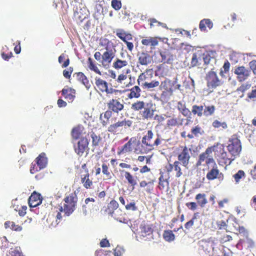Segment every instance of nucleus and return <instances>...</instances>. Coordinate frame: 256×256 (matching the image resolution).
<instances>
[{
	"mask_svg": "<svg viewBox=\"0 0 256 256\" xmlns=\"http://www.w3.org/2000/svg\"><path fill=\"white\" fill-rule=\"evenodd\" d=\"M198 213H194L192 218V219L186 222L184 224V228L186 230H190V228H192L193 226L194 228H198L200 225L202 224V222L200 220L199 221V222L198 219Z\"/></svg>",
	"mask_w": 256,
	"mask_h": 256,
	"instance_id": "obj_29",
	"label": "nucleus"
},
{
	"mask_svg": "<svg viewBox=\"0 0 256 256\" xmlns=\"http://www.w3.org/2000/svg\"><path fill=\"white\" fill-rule=\"evenodd\" d=\"M64 202L63 206H60V211L64 212L69 216L76 210L78 202V196L76 192H72L66 196L64 199Z\"/></svg>",
	"mask_w": 256,
	"mask_h": 256,
	"instance_id": "obj_3",
	"label": "nucleus"
},
{
	"mask_svg": "<svg viewBox=\"0 0 256 256\" xmlns=\"http://www.w3.org/2000/svg\"><path fill=\"white\" fill-rule=\"evenodd\" d=\"M145 102L144 101L136 100L131 106V109L134 111H139L144 108Z\"/></svg>",
	"mask_w": 256,
	"mask_h": 256,
	"instance_id": "obj_49",
	"label": "nucleus"
},
{
	"mask_svg": "<svg viewBox=\"0 0 256 256\" xmlns=\"http://www.w3.org/2000/svg\"><path fill=\"white\" fill-rule=\"evenodd\" d=\"M74 16L76 19L82 22L88 16V10L84 7L81 8L80 9L76 8L74 11Z\"/></svg>",
	"mask_w": 256,
	"mask_h": 256,
	"instance_id": "obj_24",
	"label": "nucleus"
},
{
	"mask_svg": "<svg viewBox=\"0 0 256 256\" xmlns=\"http://www.w3.org/2000/svg\"><path fill=\"white\" fill-rule=\"evenodd\" d=\"M4 224L6 228H10L11 230L16 232H20L22 230L21 226L16 224L14 222L6 221Z\"/></svg>",
	"mask_w": 256,
	"mask_h": 256,
	"instance_id": "obj_41",
	"label": "nucleus"
},
{
	"mask_svg": "<svg viewBox=\"0 0 256 256\" xmlns=\"http://www.w3.org/2000/svg\"><path fill=\"white\" fill-rule=\"evenodd\" d=\"M135 146L134 148V152L136 154L137 152H136V148H140V142L137 140L136 138L132 137L121 148H118V154L120 155L122 154H126V152H131L133 148H132Z\"/></svg>",
	"mask_w": 256,
	"mask_h": 256,
	"instance_id": "obj_10",
	"label": "nucleus"
},
{
	"mask_svg": "<svg viewBox=\"0 0 256 256\" xmlns=\"http://www.w3.org/2000/svg\"><path fill=\"white\" fill-rule=\"evenodd\" d=\"M161 141L160 136L158 135L155 137L154 132L152 130H148L144 135L141 142H140V148H136V152L137 154H148L160 144Z\"/></svg>",
	"mask_w": 256,
	"mask_h": 256,
	"instance_id": "obj_1",
	"label": "nucleus"
},
{
	"mask_svg": "<svg viewBox=\"0 0 256 256\" xmlns=\"http://www.w3.org/2000/svg\"><path fill=\"white\" fill-rule=\"evenodd\" d=\"M174 84L168 79H166L161 82L159 85V88L162 90L160 98L162 100L167 102L172 95Z\"/></svg>",
	"mask_w": 256,
	"mask_h": 256,
	"instance_id": "obj_7",
	"label": "nucleus"
},
{
	"mask_svg": "<svg viewBox=\"0 0 256 256\" xmlns=\"http://www.w3.org/2000/svg\"><path fill=\"white\" fill-rule=\"evenodd\" d=\"M206 80L207 86L210 89L216 88L222 84L216 72L212 70L208 72L206 74Z\"/></svg>",
	"mask_w": 256,
	"mask_h": 256,
	"instance_id": "obj_13",
	"label": "nucleus"
},
{
	"mask_svg": "<svg viewBox=\"0 0 256 256\" xmlns=\"http://www.w3.org/2000/svg\"><path fill=\"white\" fill-rule=\"evenodd\" d=\"M84 127L80 126H78L74 127L71 131V136L74 140H78L82 134Z\"/></svg>",
	"mask_w": 256,
	"mask_h": 256,
	"instance_id": "obj_37",
	"label": "nucleus"
},
{
	"mask_svg": "<svg viewBox=\"0 0 256 256\" xmlns=\"http://www.w3.org/2000/svg\"><path fill=\"white\" fill-rule=\"evenodd\" d=\"M106 106L108 110L116 114H118L124 108V104L119 98L110 100L106 103Z\"/></svg>",
	"mask_w": 256,
	"mask_h": 256,
	"instance_id": "obj_17",
	"label": "nucleus"
},
{
	"mask_svg": "<svg viewBox=\"0 0 256 256\" xmlns=\"http://www.w3.org/2000/svg\"><path fill=\"white\" fill-rule=\"evenodd\" d=\"M118 204L116 200H112L108 205V207L105 209L104 212L114 216V211L118 208Z\"/></svg>",
	"mask_w": 256,
	"mask_h": 256,
	"instance_id": "obj_36",
	"label": "nucleus"
},
{
	"mask_svg": "<svg viewBox=\"0 0 256 256\" xmlns=\"http://www.w3.org/2000/svg\"><path fill=\"white\" fill-rule=\"evenodd\" d=\"M246 176V173L242 170H238L236 173L232 176V178L236 184H239L242 180L244 179Z\"/></svg>",
	"mask_w": 256,
	"mask_h": 256,
	"instance_id": "obj_46",
	"label": "nucleus"
},
{
	"mask_svg": "<svg viewBox=\"0 0 256 256\" xmlns=\"http://www.w3.org/2000/svg\"><path fill=\"white\" fill-rule=\"evenodd\" d=\"M222 68L224 70H221L220 73L221 76H223L224 73H227L230 70V63L228 60L224 62Z\"/></svg>",
	"mask_w": 256,
	"mask_h": 256,
	"instance_id": "obj_57",
	"label": "nucleus"
},
{
	"mask_svg": "<svg viewBox=\"0 0 256 256\" xmlns=\"http://www.w3.org/2000/svg\"><path fill=\"white\" fill-rule=\"evenodd\" d=\"M120 58H116L112 64V67L119 70L128 66L130 56L124 52L120 54Z\"/></svg>",
	"mask_w": 256,
	"mask_h": 256,
	"instance_id": "obj_14",
	"label": "nucleus"
},
{
	"mask_svg": "<svg viewBox=\"0 0 256 256\" xmlns=\"http://www.w3.org/2000/svg\"><path fill=\"white\" fill-rule=\"evenodd\" d=\"M100 44L105 46L106 50L102 54L100 64L104 68L109 66L116 55V50L114 44L107 38L100 40Z\"/></svg>",
	"mask_w": 256,
	"mask_h": 256,
	"instance_id": "obj_2",
	"label": "nucleus"
},
{
	"mask_svg": "<svg viewBox=\"0 0 256 256\" xmlns=\"http://www.w3.org/2000/svg\"><path fill=\"white\" fill-rule=\"evenodd\" d=\"M42 198L40 194L36 192H33L28 198V204L30 208H35L42 202Z\"/></svg>",
	"mask_w": 256,
	"mask_h": 256,
	"instance_id": "obj_22",
	"label": "nucleus"
},
{
	"mask_svg": "<svg viewBox=\"0 0 256 256\" xmlns=\"http://www.w3.org/2000/svg\"><path fill=\"white\" fill-rule=\"evenodd\" d=\"M130 72V68H127L125 71H123V72L118 76L116 81L118 83H122V81L126 80L128 76H130V79L131 78L130 76H128V74Z\"/></svg>",
	"mask_w": 256,
	"mask_h": 256,
	"instance_id": "obj_52",
	"label": "nucleus"
},
{
	"mask_svg": "<svg viewBox=\"0 0 256 256\" xmlns=\"http://www.w3.org/2000/svg\"><path fill=\"white\" fill-rule=\"evenodd\" d=\"M158 38L157 37L148 36L142 40V44L146 46H150L152 50L154 49L158 44Z\"/></svg>",
	"mask_w": 256,
	"mask_h": 256,
	"instance_id": "obj_27",
	"label": "nucleus"
},
{
	"mask_svg": "<svg viewBox=\"0 0 256 256\" xmlns=\"http://www.w3.org/2000/svg\"><path fill=\"white\" fill-rule=\"evenodd\" d=\"M130 93L128 94V97L130 98H138L140 96L141 90L138 86L132 87L130 90Z\"/></svg>",
	"mask_w": 256,
	"mask_h": 256,
	"instance_id": "obj_38",
	"label": "nucleus"
},
{
	"mask_svg": "<svg viewBox=\"0 0 256 256\" xmlns=\"http://www.w3.org/2000/svg\"><path fill=\"white\" fill-rule=\"evenodd\" d=\"M62 94L68 102H72L76 97V90L66 86L62 90Z\"/></svg>",
	"mask_w": 256,
	"mask_h": 256,
	"instance_id": "obj_23",
	"label": "nucleus"
},
{
	"mask_svg": "<svg viewBox=\"0 0 256 256\" xmlns=\"http://www.w3.org/2000/svg\"><path fill=\"white\" fill-rule=\"evenodd\" d=\"M132 124V122L126 118L122 120L110 124L108 128V131L111 134H116L118 130H126L130 128Z\"/></svg>",
	"mask_w": 256,
	"mask_h": 256,
	"instance_id": "obj_9",
	"label": "nucleus"
},
{
	"mask_svg": "<svg viewBox=\"0 0 256 256\" xmlns=\"http://www.w3.org/2000/svg\"><path fill=\"white\" fill-rule=\"evenodd\" d=\"M89 142L86 137L82 138L74 146V150L76 153L79 156L83 155L86 150L88 149Z\"/></svg>",
	"mask_w": 256,
	"mask_h": 256,
	"instance_id": "obj_18",
	"label": "nucleus"
},
{
	"mask_svg": "<svg viewBox=\"0 0 256 256\" xmlns=\"http://www.w3.org/2000/svg\"><path fill=\"white\" fill-rule=\"evenodd\" d=\"M154 112V110L152 108V105L147 104L146 106H144V110L141 112L142 118L146 120L152 119L153 118Z\"/></svg>",
	"mask_w": 256,
	"mask_h": 256,
	"instance_id": "obj_26",
	"label": "nucleus"
},
{
	"mask_svg": "<svg viewBox=\"0 0 256 256\" xmlns=\"http://www.w3.org/2000/svg\"><path fill=\"white\" fill-rule=\"evenodd\" d=\"M112 110H108L104 113L100 114V119L103 126H106L109 123V119L112 116Z\"/></svg>",
	"mask_w": 256,
	"mask_h": 256,
	"instance_id": "obj_39",
	"label": "nucleus"
},
{
	"mask_svg": "<svg viewBox=\"0 0 256 256\" xmlns=\"http://www.w3.org/2000/svg\"><path fill=\"white\" fill-rule=\"evenodd\" d=\"M125 208L128 210L135 211L138 209L137 206H136V203L134 202L125 205Z\"/></svg>",
	"mask_w": 256,
	"mask_h": 256,
	"instance_id": "obj_60",
	"label": "nucleus"
},
{
	"mask_svg": "<svg viewBox=\"0 0 256 256\" xmlns=\"http://www.w3.org/2000/svg\"><path fill=\"white\" fill-rule=\"evenodd\" d=\"M6 256H24L20 247L11 248L8 252Z\"/></svg>",
	"mask_w": 256,
	"mask_h": 256,
	"instance_id": "obj_51",
	"label": "nucleus"
},
{
	"mask_svg": "<svg viewBox=\"0 0 256 256\" xmlns=\"http://www.w3.org/2000/svg\"><path fill=\"white\" fill-rule=\"evenodd\" d=\"M73 72V68L70 67L66 70H64L63 71V75L66 78H70L71 74Z\"/></svg>",
	"mask_w": 256,
	"mask_h": 256,
	"instance_id": "obj_59",
	"label": "nucleus"
},
{
	"mask_svg": "<svg viewBox=\"0 0 256 256\" xmlns=\"http://www.w3.org/2000/svg\"><path fill=\"white\" fill-rule=\"evenodd\" d=\"M195 198L197 201L198 204L201 208H204L208 202L206 194H197Z\"/></svg>",
	"mask_w": 256,
	"mask_h": 256,
	"instance_id": "obj_43",
	"label": "nucleus"
},
{
	"mask_svg": "<svg viewBox=\"0 0 256 256\" xmlns=\"http://www.w3.org/2000/svg\"><path fill=\"white\" fill-rule=\"evenodd\" d=\"M123 172L126 180L128 181V184L132 187V190H134L135 188V186L137 184V178H134L129 172Z\"/></svg>",
	"mask_w": 256,
	"mask_h": 256,
	"instance_id": "obj_34",
	"label": "nucleus"
},
{
	"mask_svg": "<svg viewBox=\"0 0 256 256\" xmlns=\"http://www.w3.org/2000/svg\"><path fill=\"white\" fill-rule=\"evenodd\" d=\"M212 168L206 174V177L209 180H212L216 178L223 179L224 174L220 172L218 167L216 163H212Z\"/></svg>",
	"mask_w": 256,
	"mask_h": 256,
	"instance_id": "obj_21",
	"label": "nucleus"
},
{
	"mask_svg": "<svg viewBox=\"0 0 256 256\" xmlns=\"http://www.w3.org/2000/svg\"><path fill=\"white\" fill-rule=\"evenodd\" d=\"M60 212V211L58 212L56 216H54V214L48 216V218H47V221L48 222H50L51 226H56L58 223V220H60L62 219V216Z\"/></svg>",
	"mask_w": 256,
	"mask_h": 256,
	"instance_id": "obj_40",
	"label": "nucleus"
},
{
	"mask_svg": "<svg viewBox=\"0 0 256 256\" xmlns=\"http://www.w3.org/2000/svg\"><path fill=\"white\" fill-rule=\"evenodd\" d=\"M216 107L214 105L206 106L204 109L203 115L206 116H212L215 112Z\"/></svg>",
	"mask_w": 256,
	"mask_h": 256,
	"instance_id": "obj_53",
	"label": "nucleus"
},
{
	"mask_svg": "<svg viewBox=\"0 0 256 256\" xmlns=\"http://www.w3.org/2000/svg\"><path fill=\"white\" fill-rule=\"evenodd\" d=\"M212 126L215 128H218L222 127L223 129L228 128V124L226 122H220L218 120H214L212 123Z\"/></svg>",
	"mask_w": 256,
	"mask_h": 256,
	"instance_id": "obj_54",
	"label": "nucleus"
},
{
	"mask_svg": "<svg viewBox=\"0 0 256 256\" xmlns=\"http://www.w3.org/2000/svg\"><path fill=\"white\" fill-rule=\"evenodd\" d=\"M140 228V234L144 237L150 235L153 232L151 226L145 222L141 224Z\"/></svg>",
	"mask_w": 256,
	"mask_h": 256,
	"instance_id": "obj_32",
	"label": "nucleus"
},
{
	"mask_svg": "<svg viewBox=\"0 0 256 256\" xmlns=\"http://www.w3.org/2000/svg\"><path fill=\"white\" fill-rule=\"evenodd\" d=\"M226 148L231 155L236 157L240 156L242 146L240 136L237 134H234L229 138Z\"/></svg>",
	"mask_w": 256,
	"mask_h": 256,
	"instance_id": "obj_4",
	"label": "nucleus"
},
{
	"mask_svg": "<svg viewBox=\"0 0 256 256\" xmlns=\"http://www.w3.org/2000/svg\"><path fill=\"white\" fill-rule=\"evenodd\" d=\"M181 162L176 160L173 164L168 163L165 166V168L168 173H170L174 170L176 172V178H180L182 175V172L180 166Z\"/></svg>",
	"mask_w": 256,
	"mask_h": 256,
	"instance_id": "obj_20",
	"label": "nucleus"
},
{
	"mask_svg": "<svg viewBox=\"0 0 256 256\" xmlns=\"http://www.w3.org/2000/svg\"><path fill=\"white\" fill-rule=\"evenodd\" d=\"M82 168L84 170V174H80V181L83 186L86 189H90L92 188L93 182L90 180V174L88 168H86V164H84L82 166Z\"/></svg>",
	"mask_w": 256,
	"mask_h": 256,
	"instance_id": "obj_19",
	"label": "nucleus"
},
{
	"mask_svg": "<svg viewBox=\"0 0 256 256\" xmlns=\"http://www.w3.org/2000/svg\"><path fill=\"white\" fill-rule=\"evenodd\" d=\"M186 206L192 210H195L198 207V204L195 202H189L186 204Z\"/></svg>",
	"mask_w": 256,
	"mask_h": 256,
	"instance_id": "obj_62",
	"label": "nucleus"
},
{
	"mask_svg": "<svg viewBox=\"0 0 256 256\" xmlns=\"http://www.w3.org/2000/svg\"><path fill=\"white\" fill-rule=\"evenodd\" d=\"M87 64L88 68L90 70L98 74L99 75H102V72L93 61L92 59L89 57L88 59Z\"/></svg>",
	"mask_w": 256,
	"mask_h": 256,
	"instance_id": "obj_45",
	"label": "nucleus"
},
{
	"mask_svg": "<svg viewBox=\"0 0 256 256\" xmlns=\"http://www.w3.org/2000/svg\"><path fill=\"white\" fill-rule=\"evenodd\" d=\"M112 6L116 10H118L122 8V2L119 0H112Z\"/></svg>",
	"mask_w": 256,
	"mask_h": 256,
	"instance_id": "obj_56",
	"label": "nucleus"
},
{
	"mask_svg": "<svg viewBox=\"0 0 256 256\" xmlns=\"http://www.w3.org/2000/svg\"><path fill=\"white\" fill-rule=\"evenodd\" d=\"M234 74L236 76V80L239 82H243L248 78L251 72L244 66H242L235 67Z\"/></svg>",
	"mask_w": 256,
	"mask_h": 256,
	"instance_id": "obj_16",
	"label": "nucleus"
},
{
	"mask_svg": "<svg viewBox=\"0 0 256 256\" xmlns=\"http://www.w3.org/2000/svg\"><path fill=\"white\" fill-rule=\"evenodd\" d=\"M102 172L106 177V180H110L112 178V173L108 168V165L103 163L102 165Z\"/></svg>",
	"mask_w": 256,
	"mask_h": 256,
	"instance_id": "obj_47",
	"label": "nucleus"
},
{
	"mask_svg": "<svg viewBox=\"0 0 256 256\" xmlns=\"http://www.w3.org/2000/svg\"><path fill=\"white\" fill-rule=\"evenodd\" d=\"M202 128L199 126H196L192 129V133L195 136H198V134H201Z\"/></svg>",
	"mask_w": 256,
	"mask_h": 256,
	"instance_id": "obj_61",
	"label": "nucleus"
},
{
	"mask_svg": "<svg viewBox=\"0 0 256 256\" xmlns=\"http://www.w3.org/2000/svg\"><path fill=\"white\" fill-rule=\"evenodd\" d=\"M163 238L166 241L171 242L174 240L175 236L172 230H166L164 232Z\"/></svg>",
	"mask_w": 256,
	"mask_h": 256,
	"instance_id": "obj_50",
	"label": "nucleus"
},
{
	"mask_svg": "<svg viewBox=\"0 0 256 256\" xmlns=\"http://www.w3.org/2000/svg\"><path fill=\"white\" fill-rule=\"evenodd\" d=\"M138 62L143 66H146L151 62V56L146 52H142L138 55Z\"/></svg>",
	"mask_w": 256,
	"mask_h": 256,
	"instance_id": "obj_35",
	"label": "nucleus"
},
{
	"mask_svg": "<svg viewBox=\"0 0 256 256\" xmlns=\"http://www.w3.org/2000/svg\"><path fill=\"white\" fill-rule=\"evenodd\" d=\"M249 66L250 70H252L253 73L256 75V60H253L250 62Z\"/></svg>",
	"mask_w": 256,
	"mask_h": 256,
	"instance_id": "obj_64",
	"label": "nucleus"
},
{
	"mask_svg": "<svg viewBox=\"0 0 256 256\" xmlns=\"http://www.w3.org/2000/svg\"><path fill=\"white\" fill-rule=\"evenodd\" d=\"M160 55L162 62L170 64L172 63L175 57L168 50L162 51L160 52Z\"/></svg>",
	"mask_w": 256,
	"mask_h": 256,
	"instance_id": "obj_30",
	"label": "nucleus"
},
{
	"mask_svg": "<svg viewBox=\"0 0 256 256\" xmlns=\"http://www.w3.org/2000/svg\"><path fill=\"white\" fill-rule=\"evenodd\" d=\"M170 118L166 122V126L169 128H172V127L181 126L183 124L184 119L181 118L180 116L178 118L171 117L168 116Z\"/></svg>",
	"mask_w": 256,
	"mask_h": 256,
	"instance_id": "obj_28",
	"label": "nucleus"
},
{
	"mask_svg": "<svg viewBox=\"0 0 256 256\" xmlns=\"http://www.w3.org/2000/svg\"><path fill=\"white\" fill-rule=\"evenodd\" d=\"M198 58L196 53L192 54V60L190 62V66L192 67L196 66L198 65Z\"/></svg>",
	"mask_w": 256,
	"mask_h": 256,
	"instance_id": "obj_58",
	"label": "nucleus"
},
{
	"mask_svg": "<svg viewBox=\"0 0 256 256\" xmlns=\"http://www.w3.org/2000/svg\"><path fill=\"white\" fill-rule=\"evenodd\" d=\"M116 34L124 42H126V40H132V34L126 32L123 29L116 30Z\"/></svg>",
	"mask_w": 256,
	"mask_h": 256,
	"instance_id": "obj_31",
	"label": "nucleus"
},
{
	"mask_svg": "<svg viewBox=\"0 0 256 256\" xmlns=\"http://www.w3.org/2000/svg\"><path fill=\"white\" fill-rule=\"evenodd\" d=\"M74 76H76V79L82 84L87 88H90V84L87 77L82 72H76Z\"/></svg>",
	"mask_w": 256,
	"mask_h": 256,
	"instance_id": "obj_33",
	"label": "nucleus"
},
{
	"mask_svg": "<svg viewBox=\"0 0 256 256\" xmlns=\"http://www.w3.org/2000/svg\"><path fill=\"white\" fill-rule=\"evenodd\" d=\"M48 159L44 152L40 153L34 162L30 164V172L31 174H34L46 168L48 165Z\"/></svg>",
	"mask_w": 256,
	"mask_h": 256,
	"instance_id": "obj_6",
	"label": "nucleus"
},
{
	"mask_svg": "<svg viewBox=\"0 0 256 256\" xmlns=\"http://www.w3.org/2000/svg\"><path fill=\"white\" fill-rule=\"evenodd\" d=\"M160 176L158 178V188L160 190H164L166 188H168L169 186V182L168 179H164V174L160 172Z\"/></svg>",
	"mask_w": 256,
	"mask_h": 256,
	"instance_id": "obj_44",
	"label": "nucleus"
},
{
	"mask_svg": "<svg viewBox=\"0 0 256 256\" xmlns=\"http://www.w3.org/2000/svg\"><path fill=\"white\" fill-rule=\"evenodd\" d=\"M250 84H242L238 88L237 90L242 92H244L250 88Z\"/></svg>",
	"mask_w": 256,
	"mask_h": 256,
	"instance_id": "obj_63",
	"label": "nucleus"
},
{
	"mask_svg": "<svg viewBox=\"0 0 256 256\" xmlns=\"http://www.w3.org/2000/svg\"><path fill=\"white\" fill-rule=\"evenodd\" d=\"M206 26L211 29L213 26V24L210 19H204L202 20L199 24L200 29L202 31H205L206 30Z\"/></svg>",
	"mask_w": 256,
	"mask_h": 256,
	"instance_id": "obj_42",
	"label": "nucleus"
},
{
	"mask_svg": "<svg viewBox=\"0 0 256 256\" xmlns=\"http://www.w3.org/2000/svg\"><path fill=\"white\" fill-rule=\"evenodd\" d=\"M90 137L92 138V151H94L95 150H98L100 146H102V138L99 134H96L92 132L90 133Z\"/></svg>",
	"mask_w": 256,
	"mask_h": 256,
	"instance_id": "obj_25",
	"label": "nucleus"
},
{
	"mask_svg": "<svg viewBox=\"0 0 256 256\" xmlns=\"http://www.w3.org/2000/svg\"><path fill=\"white\" fill-rule=\"evenodd\" d=\"M218 144L216 145L208 147L206 149L204 152L200 154L198 160L196 162V165L198 166H201L202 165V163L204 162H206V164L208 166L210 164L214 163L215 161L214 159L212 157L209 158V155L213 152H218Z\"/></svg>",
	"mask_w": 256,
	"mask_h": 256,
	"instance_id": "obj_8",
	"label": "nucleus"
},
{
	"mask_svg": "<svg viewBox=\"0 0 256 256\" xmlns=\"http://www.w3.org/2000/svg\"><path fill=\"white\" fill-rule=\"evenodd\" d=\"M204 106L193 105L192 106V112L194 115H196L198 117H201L203 115Z\"/></svg>",
	"mask_w": 256,
	"mask_h": 256,
	"instance_id": "obj_48",
	"label": "nucleus"
},
{
	"mask_svg": "<svg viewBox=\"0 0 256 256\" xmlns=\"http://www.w3.org/2000/svg\"><path fill=\"white\" fill-rule=\"evenodd\" d=\"M95 84L97 88L102 92H106L107 95L112 94L118 92V90L112 88H108V83L99 77L95 78Z\"/></svg>",
	"mask_w": 256,
	"mask_h": 256,
	"instance_id": "obj_15",
	"label": "nucleus"
},
{
	"mask_svg": "<svg viewBox=\"0 0 256 256\" xmlns=\"http://www.w3.org/2000/svg\"><path fill=\"white\" fill-rule=\"evenodd\" d=\"M220 152V155L216 156V153L215 152V157L217 159V161L220 165L221 166H228L236 158V156L231 155V154H228L227 152H225L224 148H221L220 147H218V152Z\"/></svg>",
	"mask_w": 256,
	"mask_h": 256,
	"instance_id": "obj_11",
	"label": "nucleus"
},
{
	"mask_svg": "<svg viewBox=\"0 0 256 256\" xmlns=\"http://www.w3.org/2000/svg\"><path fill=\"white\" fill-rule=\"evenodd\" d=\"M150 22V28H152L155 26H162L164 28L166 27V24H165L162 23L160 22H158L156 19L152 18L148 20Z\"/></svg>",
	"mask_w": 256,
	"mask_h": 256,
	"instance_id": "obj_55",
	"label": "nucleus"
},
{
	"mask_svg": "<svg viewBox=\"0 0 256 256\" xmlns=\"http://www.w3.org/2000/svg\"><path fill=\"white\" fill-rule=\"evenodd\" d=\"M192 155V150L186 146H180L176 149L178 162H180L181 164L188 168L190 164Z\"/></svg>",
	"mask_w": 256,
	"mask_h": 256,
	"instance_id": "obj_5",
	"label": "nucleus"
},
{
	"mask_svg": "<svg viewBox=\"0 0 256 256\" xmlns=\"http://www.w3.org/2000/svg\"><path fill=\"white\" fill-rule=\"evenodd\" d=\"M148 78L144 73H142L138 76V83L143 89L152 90L154 88L159 86L160 82L158 81L152 80L148 82Z\"/></svg>",
	"mask_w": 256,
	"mask_h": 256,
	"instance_id": "obj_12",
	"label": "nucleus"
}]
</instances>
